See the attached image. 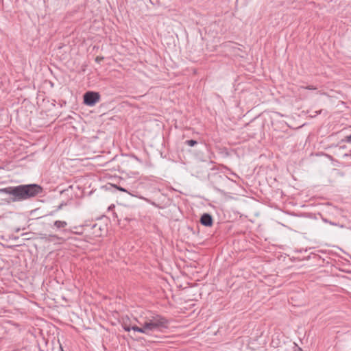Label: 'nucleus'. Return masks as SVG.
Segmentation results:
<instances>
[{
  "label": "nucleus",
  "instance_id": "nucleus-5",
  "mask_svg": "<svg viewBox=\"0 0 351 351\" xmlns=\"http://www.w3.org/2000/svg\"><path fill=\"white\" fill-rule=\"evenodd\" d=\"M186 143L191 146V147H193L195 145L197 144V141H194V140H189V141H186Z\"/></svg>",
  "mask_w": 351,
  "mask_h": 351
},
{
  "label": "nucleus",
  "instance_id": "nucleus-9",
  "mask_svg": "<svg viewBox=\"0 0 351 351\" xmlns=\"http://www.w3.org/2000/svg\"><path fill=\"white\" fill-rule=\"evenodd\" d=\"M117 189L121 191L127 192V191L122 187H117Z\"/></svg>",
  "mask_w": 351,
  "mask_h": 351
},
{
  "label": "nucleus",
  "instance_id": "nucleus-2",
  "mask_svg": "<svg viewBox=\"0 0 351 351\" xmlns=\"http://www.w3.org/2000/svg\"><path fill=\"white\" fill-rule=\"evenodd\" d=\"M41 191L42 188L39 185L32 184L0 189V193L12 195L14 196V201H21L34 197Z\"/></svg>",
  "mask_w": 351,
  "mask_h": 351
},
{
  "label": "nucleus",
  "instance_id": "nucleus-12",
  "mask_svg": "<svg viewBox=\"0 0 351 351\" xmlns=\"http://www.w3.org/2000/svg\"><path fill=\"white\" fill-rule=\"evenodd\" d=\"M330 224H332V225H333V226H337V224H336V223H331V222H330Z\"/></svg>",
  "mask_w": 351,
  "mask_h": 351
},
{
  "label": "nucleus",
  "instance_id": "nucleus-4",
  "mask_svg": "<svg viewBox=\"0 0 351 351\" xmlns=\"http://www.w3.org/2000/svg\"><path fill=\"white\" fill-rule=\"evenodd\" d=\"M200 221L205 226H210L213 223V219L209 214L205 213L201 217Z\"/></svg>",
  "mask_w": 351,
  "mask_h": 351
},
{
  "label": "nucleus",
  "instance_id": "nucleus-10",
  "mask_svg": "<svg viewBox=\"0 0 351 351\" xmlns=\"http://www.w3.org/2000/svg\"><path fill=\"white\" fill-rule=\"evenodd\" d=\"M348 142L351 143V135L348 136Z\"/></svg>",
  "mask_w": 351,
  "mask_h": 351
},
{
  "label": "nucleus",
  "instance_id": "nucleus-3",
  "mask_svg": "<svg viewBox=\"0 0 351 351\" xmlns=\"http://www.w3.org/2000/svg\"><path fill=\"white\" fill-rule=\"evenodd\" d=\"M100 95L96 92H87L84 95V102L89 106H94L99 101Z\"/></svg>",
  "mask_w": 351,
  "mask_h": 351
},
{
  "label": "nucleus",
  "instance_id": "nucleus-6",
  "mask_svg": "<svg viewBox=\"0 0 351 351\" xmlns=\"http://www.w3.org/2000/svg\"><path fill=\"white\" fill-rule=\"evenodd\" d=\"M66 223L64 221H56L55 222V225L58 227V228H60L62 226H64V224H65Z\"/></svg>",
  "mask_w": 351,
  "mask_h": 351
},
{
  "label": "nucleus",
  "instance_id": "nucleus-11",
  "mask_svg": "<svg viewBox=\"0 0 351 351\" xmlns=\"http://www.w3.org/2000/svg\"><path fill=\"white\" fill-rule=\"evenodd\" d=\"M73 186L72 185L69 186V188H67V191H69V189H73Z\"/></svg>",
  "mask_w": 351,
  "mask_h": 351
},
{
  "label": "nucleus",
  "instance_id": "nucleus-8",
  "mask_svg": "<svg viewBox=\"0 0 351 351\" xmlns=\"http://www.w3.org/2000/svg\"><path fill=\"white\" fill-rule=\"evenodd\" d=\"M104 60V57H101V56H97L95 58V61L98 63H99L101 60Z\"/></svg>",
  "mask_w": 351,
  "mask_h": 351
},
{
  "label": "nucleus",
  "instance_id": "nucleus-1",
  "mask_svg": "<svg viewBox=\"0 0 351 351\" xmlns=\"http://www.w3.org/2000/svg\"><path fill=\"white\" fill-rule=\"evenodd\" d=\"M141 326L136 325L123 326L125 331L133 330L145 335H150L152 332L160 330L162 328L166 326V320L160 315L152 312L143 313L138 319H136Z\"/></svg>",
  "mask_w": 351,
  "mask_h": 351
},
{
  "label": "nucleus",
  "instance_id": "nucleus-7",
  "mask_svg": "<svg viewBox=\"0 0 351 351\" xmlns=\"http://www.w3.org/2000/svg\"><path fill=\"white\" fill-rule=\"evenodd\" d=\"M302 88L308 89V90H315L317 88L316 87H315L313 86H306V87L302 86Z\"/></svg>",
  "mask_w": 351,
  "mask_h": 351
}]
</instances>
